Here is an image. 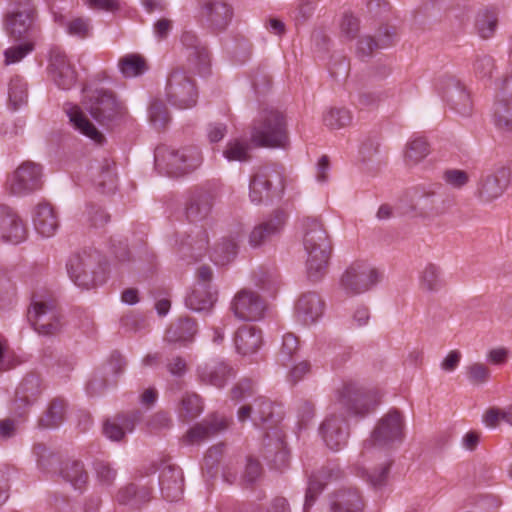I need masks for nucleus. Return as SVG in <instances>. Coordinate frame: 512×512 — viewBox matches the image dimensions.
<instances>
[{
  "label": "nucleus",
  "instance_id": "57",
  "mask_svg": "<svg viewBox=\"0 0 512 512\" xmlns=\"http://www.w3.org/2000/svg\"><path fill=\"white\" fill-rule=\"evenodd\" d=\"M262 474V467L258 460L247 458L245 469L242 475L243 482L250 484L255 482Z\"/></svg>",
  "mask_w": 512,
  "mask_h": 512
},
{
  "label": "nucleus",
  "instance_id": "19",
  "mask_svg": "<svg viewBox=\"0 0 512 512\" xmlns=\"http://www.w3.org/2000/svg\"><path fill=\"white\" fill-rule=\"evenodd\" d=\"M443 97L458 114L469 116L472 111V101L465 86L456 78L449 77L443 86Z\"/></svg>",
  "mask_w": 512,
  "mask_h": 512
},
{
  "label": "nucleus",
  "instance_id": "26",
  "mask_svg": "<svg viewBox=\"0 0 512 512\" xmlns=\"http://www.w3.org/2000/svg\"><path fill=\"white\" fill-rule=\"evenodd\" d=\"M395 36L396 33L393 28L389 26L381 27L378 31L377 40L370 35H364L358 39L356 53L360 58L370 57L376 49L391 45Z\"/></svg>",
  "mask_w": 512,
  "mask_h": 512
},
{
  "label": "nucleus",
  "instance_id": "32",
  "mask_svg": "<svg viewBox=\"0 0 512 512\" xmlns=\"http://www.w3.org/2000/svg\"><path fill=\"white\" fill-rule=\"evenodd\" d=\"M160 486L163 497L174 502L181 498L183 493V475L180 469L169 468L167 471H163Z\"/></svg>",
  "mask_w": 512,
  "mask_h": 512
},
{
  "label": "nucleus",
  "instance_id": "6",
  "mask_svg": "<svg viewBox=\"0 0 512 512\" xmlns=\"http://www.w3.org/2000/svg\"><path fill=\"white\" fill-rule=\"evenodd\" d=\"M29 318L34 329L44 336L55 335L62 327L54 301L45 295L34 296L29 309Z\"/></svg>",
  "mask_w": 512,
  "mask_h": 512
},
{
  "label": "nucleus",
  "instance_id": "12",
  "mask_svg": "<svg viewBox=\"0 0 512 512\" xmlns=\"http://www.w3.org/2000/svg\"><path fill=\"white\" fill-rule=\"evenodd\" d=\"M365 499L359 488L342 486L328 496L329 512H364Z\"/></svg>",
  "mask_w": 512,
  "mask_h": 512
},
{
  "label": "nucleus",
  "instance_id": "7",
  "mask_svg": "<svg viewBox=\"0 0 512 512\" xmlns=\"http://www.w3.org/2000/svg\"><path fill=\"white\" fill-rule=\"evenodd\" d=\"M196 18L213 31H223L234 17L232 4L227 0H199Z\"/></svg>",
  "mask_w": 512,
  "mask_h": 512
},
{
  "label": "nucleus",
  "instance_id": "22",
  "mask_svg": "<svg viewBox=\"0 0 512 512\" xmlns=\"http://www.w3.org/2000/svg\"><path fill=\"white\" fill-rule=\"evenodd\" d=\"M40 394V380L36 376H27L16 390V399L13 403V412L23 416L27 408L32 405Z\"/></svg>",
  "mask_w": 512,
  "mask_h": 512
},
{
  "label": "nucleus",
  "instance_id": "5",
  "mask_svg": "<svg viewBox=\"0 0 512 512\" xmlns=\"http://www.w3.org/2000/svg\"><path fill=\"white\" fill-rule=\"evenodd\" d=\"M202 154L197 147H185L181 150H170L159 147L155 152L157 166L165 165L167 173L179 176L197 169L202 164Z\"/></svg>",
  "mask_w": 512,
  "mask_h": 512
},
{
  "label": "nucleus",
  "instance_id": "63",
  "mask_svg": "<svg viewBox=\"0 0 512 512\" xmlns=\"http://www.w3.org/2000/svg\"><path fill=\"white\" fill-rule=\"evenodd\" d=\"M299 343L297 337L292 333L283 335L281 354L289 359L298 350Z\"/></svg>",
  "mask_w": 512,
  "mask_h": 512
},
{
  "label": "nucleus",
  "instance_id": "38",
  "mask_svg": "<svg viewBox=\"0 0 512 512\" xmlns=\"http://www.w3.org/2000/svg\"><path fill=\"white\" fill-rule=\"evenodd\" d=\"M121 74L126 78H133L144 74L148 67L145 59L139 54H127L118 62Z\"/></svg>",
  "mask_w": 512,
  "mask_h": 512
},
{
  "label": "nucleus",
  "instance_id": "45",
  "mask_svg": "<svg viewBox=\"0 0 512 512\" xmlns=\"http://www.w3.org/2000/svg\"><path fill=\"white\" fill-rule=\"evenodd\" d=\"M250 147L245 140H230L223 151L228 161H246L249 158Z\"/></svg>",
  "mask_w": 512,
  "mask_h": 512
},
{
  "label": "nucleus",
  "instance_id": "2",
  "mask_svg": "<svg viewBox=\"0 0 512 512\" xmlns=\"http://www.w3.org/2000/svg\"><path fill=\"white\" fill-rule=\"evenodd\" d=\"M383 279V273L367 260L351 262L339 279V287L345 295L354 297L369 292Z\"/></svg>",
  "mask_w": 512,
  "mask_h": 512
},
{
  "label": "nucleus",
  "instance_id": "59",
  "mask_svg": "<svg viewBox=\"0 0 512 512\" xmlns=\"http://www.w3.org/2000/svg\"><path fill=\"white\" fill-rule=\"evenodd\" d=\"M341 32L349 39H353L359 32V20L352 14H345L340 24Z\"/></svg>",
  "mask_w": 512,
  "mask_h": 512
},
{
  "label": "nucleus",
  "instance_id": "10",
  "mask_svg": "<svg viewBox=\"0 0 512 512\" xmlns=\"http://www.w3.org/2000/svg\"><path fill=\"white\" fill-rule=\"evenodd\" d=\"M88 97L87 109L101 125L109 126L121 114V107L112 94L102 90L93 91Z\"/></svg>",
  "mask_w": 512,
  "mask_h": 512
},
{
  "label": "nucleus",
  "instance_id": "15",
  "mask_svg": "<svg viewBox=\"0 0 512 512\" xmlns=\"http://www.w3.org/2000/svg\"><path fill=\"white\" fill-rule=\"evenodd\" d=\"M231 308L238 319L256 321L262 318L265 305L258 294L243 289L234 296Z\"/></svg>",
  "mask_w": 512,
  "mask_h": 512
},
{
  "label": "nucleus",
  "instance_id": "61",
  "mask_svg": "<svg viewBox=\"0 0 512 512\" xmlns=\"http://www.w3.org/2000/svg\"><path fill=\"white\" fill-rule=\"evenodd\" d=\"M87 220L94 227H99L105 224L109 216L100 208L94 205L87 207Z\"/></svg>",
  "mask_w": 512,
  "mask_h": 512
},
{
  "label": "nucleus",
  "instance_id": "9",
  "mask_svg": "<svg viewBox=\"0 0 512 512\" xmlns=\"http://www.w3.org/2000/svg\"><path fill=\"white\" fill-rule=\"evenodd\" d=\"M197 90L193 80L181 70L173 71L167 81L166 97L168 102L179 108L193 107L197 102Z\"/></svg>",
  "mask_w": 512,
  "mask_h": 512
},
{
  "label": "nucleus",
  "instance_id": "53",
  "mask_svg": "<svg viewBox=\"0 0 512 512\" xmlns=\"http://www.w3.org/2000/svg\"><path fill=\"white\" fill-rule=\"evenodd\" d=\"M237 243L234 240H226L215 249L214 260L217 264L225 265L237 253Z\"/></svg>",
  "mask_w": 512,
  "mask_h": 512
},
{
  "label": "nucleus",
  "instance_id": "23",
  "mask_svg": "<svg viewBox=\"0 0 512 512\" xmlns=\"http://www.w3.org/2000/svg\"><path fill=\"white\" fill-rule=\"evenodd\" d=\"M348 428L342 418L327 416L322 422V440L331 450H339L346 443Z\"/></svg>",
  "mask_w": 512,
  "mask_h": 512
},
{
  "label": "nucleus",
  "instance_id": "24",
  "mask_svg": "<svg viewBox=\"0 0 512 512\" xmlns=\"http://www.w3.org/2000/svg\"><path fill=\"white\" fill-rule=\"evenodd\" d=\"M418 286L426 294H436L444 289L446 281L441 266L433 262L424 264L418 272Z\"/></svg>",
  "mask_w": 512,
  "mask_h": 512
},
{
  "label": "nucleus",
  "instance_id": "34",
  "mask_svg": "<svg viewBox=\"0 0 512 512\" xmlns=\"http://www.w3.org/2000/svg\"><path fill=\"white\" fill-rule=\"evenodd\" d=\"M299 320L305 324L316 323L320 315V298L316 293H307L300 297L296 305Z\"/></svg>",
  "mask_w": 512,
  "mask_h": 512
},
{
  "label": "nucleus",
  "instance_id": "43",
  "mask_svg": "<svg viewBox=\"0 0 512 512\" xmlns=\"http://www.w3.org/2000/svg\"><path fill=\"white\" fill-rule=\"evenodd\" d=\"M493 123L502 133L512 132V108L505 102L496 101L493 112Z\"/></svg>",
  "mask_w": 512,
  "mask_h": 512
},
{
  "label": "nucleus",
  "instance_id": "31",
  "mask_svg": "<svg viewBox=\"0 0 512 512\" xmlns=\"http://www.w3.org/2000/svg\"><path fill=\"white\" fill-rule=\"evenodd\" d=\"M261 343V333L252 326L239 328L234 338L236 351L243 356L257 352Z\"/></svg>",
  "mask_w": 512,
  "mask_h": 512
},
{
  "label": "nucleus",
  "instance_id": "58",
  "mask_svg": "<svg viewBox=\"0 0 512 512\" xmlns=\"http://www.w3.org/2000/svg\"><path fill=\"white\" fill-rule=\"evenodd\" d=\"M33 452L37 457L38 466L43 470H48L56 462L55 456L42 444L35 445Z\"/></svg>",
  "mask_w": 512,
  "mask_h": 512
},
{
  "label": "nucleus",
  "instance_id": "39",
  "mask_svg": "<svg viewBox=\"0 0 512 512\" xmlns=\"http://www.w3.org/2000/svg\"><path fill=\"white\" fill-rule=\"evenodd\" d=\"M92 268V264L86 258L81 256L72 257L68 264L67 270L72 281L78 286L87 284L86 276Z\"/></svg>",
  "mask_w": 512,
  "mask_h": 512
},
{
  "label": "nucleus",
  "instance_id": "11",
  "mask_svg": "<svg viewBox=\"0 0 512 512\" xmlns=\"http://www.w3.org/2000/svg\"><path fill=\"white\" fill-rule=\"evenodd\" d=\"M41 166L30 161L22 163L8 181L11 193L23 195L41 186Z\"/></svg>",
  "mask_w": 512,
  "mask_h": 512
},
{
  "label": "nucleus",
  "instance_id": "25",
  "mask_svg": "<svg viewBox=\"0 0 512 512\" xmlns=\"http://www.w3.org/2000/svg\"><path fill=\"white\" fill-rule=\"evenodd\" d=\"M286 222L284 212H276L273 217L256 226L249 235V244L259 247L273 236L280 233Z\"/></svg>",
  "mask_w": 512,
  "mask_h": 512
},
{
  "label": "nucleus",
  "instance_id": "8",
  "mask_svg": "<svg viewBox=\"0 0 512 512\" xmlns=\"http://www.w3.org/2000/svg\"><path fill=\"white\" fill-rule=\"evenodd\" d=\"M411 209L416 217L433 221L446 213L448 205L433 188L417 187L411 196Z\"/></svg>",
  "mask_w": 512,
  "mask_h": 512
},
{
  "label": "nucleus",
  "instance_id": "18",
  "mask_svg": "<svg viewBox=\"0 0 512 512\" xmlns=\"http://www.w3.org/2000/svg\"><path fill=\"white\" fill-rule=\"evenodd\" d=\"M27 237V229L19 216L9 207L0 205V239L19 244Z\"/></svg>",
  "mask_w": 512,
  "mask_h": 512
},
{
  "label": "nucleus",
  "instance_id": "16",
  "mask_svg": "<svg viewBox=\"0 0 512 512\" xmlns=\"http://www.w3.org/2000/svg\"><path fill=\"white\" fill-rule=\"evenodd\" d=\"M510 181V170L504 166L497 167L483 174L479 182V196L490 202L500 197Z\"/></svg>",
  "mask_w": 512,
  "mask_h": 512
},
{
  "label": "nucleus",
  "instance_id": "14",
  "mask_svg": "<svg viewBox=\"0 0 512 512\" xmlns=\"http://www.w3.org/2000/svg\"><path fill=\"white\" fill-rule=\"evenodd\" d=\"M318 227L317 219L306 217L302 220L303 245L307 253L306 270L312 280H318L320 271L319 250H318Z\"/></svg>",
  "mask_w": 512,
  "mask_h": 512
},
{
  "label": "nucleus",
  "instance_id": "30",
  "mask_svg": "<svg viewBox=\"0 0 512 512\" xmlns=\"http://www.w3.org/2000/svg\"><path fill=\"white\" fill-rule=\"evenodd\" d=\"M140 419V413L130 416H118L104 423L103 433L112 441H120L127 433L133 432L136 422Z\"/></svg>",
  "mask_w": 512,
  "mask_h": 512
},
{
  "label": "nucleus",
  "instance_id": "3",
  "mask_svg": "<svg viewBox=\"0 0 512 512\" xmlns=\"http://www.w3.org/2000/svg\"><path fill=\"white\" fill-rule=\"evenodd\" d=\"M251 140L262 147H284L288 136L283 115L274 109L261 111L253 126Z\"/></svg>",
  "mask_w": 512,
  "mask_h": 512
},
{
  "label": "nucleus",
  "instance_id": "49",
  "mask_svg": "<svg viewBox=\"0 0 512 512\" xmlns=\"http://www.w3.org/2000/svg\"><path fill=\"white\" fill-rule=\"evenodd\" d=\"M34 49V44L31 41H26L16 46H12L5 50V64L11 65L21 61L25 56L31 53Z\"/></svg>",
  "mask_w": 512,
  "mask_h": 512
},
{
  "label": "nucleus",
  "instance_id": "27",
  "mask_svg": "<svg viewBox=\"0 0 512 512\" xmlns=\"http://www.w3.org/2000/svg\"><path fill=\"white\" fill-rule=\"evenodd\" d=\"M65 112L75 130L88 137L96 144L103 142V134L90 122L80 107L73 104H66Z\"/></svg>",
  "mask_w": 512,
  "mask_h": 512
},
{
  "label": "nucleus",
  "instance_id": "47",
  "mask_svg": "<svg viewBox=\"0 0 512 512\" xmlns=\"http://www.w3.org/2000/svg\"><path fill=\"white\" fill-rule=\"evenodd\" d=\"M351 121L352 115L350 111L345 108H332L327 112L324 118L325 125L332 130L346 127Z\"/></svg>",
  "mask_w": 512,
  "mask_h": 512
},
{
  "label": "nucleus",
  "instance_id": "50",
  "mask_svg": "<svg viewBox=\"0 0 512 512\" xmlns=\"http://www.w3.org/2000/svg\"><path fill=\"white\" fill-rule=\"evenodd\" d=\"M319 0H299L298 7L294 15V21L297 26L306 24L314 15Z\"/></svg>",
  "mask_w": 512,
  "mask_h": 512
},
{
  "label": "nucleus",
  "instance_id": "1",
  "mask_svg": "<svg viewBox=\"0 0 512 512\" xmlns=\"http://www.w3.org/2000/svg\"><path fill=\"white\" fill-rule=\"evenodd\" d=\"M404 438V418L399 411L390 410L378 420L370 437L364 441L362 454L365 458L383 459L378 467L369 472V481L373 486L380 487L385 483L392 463L388 456Z\"/></svg>",
  "mask_w": 512,
  "mask_h": 512
},
{
  "label": "nucleus",
  "instance_id": "54",
  "mask_svg": "<svg viewBox=\"0 0 512 512\" xmlns=\"http://www.w3.org/2000/svg\"><path fill=\"white\" fill-rule=\"evenodd\" d=\"M182 408L186 416L194 417L202 412L203 406L198 395L187 394L182 399Z\"/></svg>",
  "mask_w": 512,
  "mask_h": 512
},
{
  "label": "nucleus",
  "instance_id": "13",
  "mask_svg": "<svg viewBox=\"0 0 512 512\" xmlns=\"http://www.w3.org/2000/svg\"><path fill=\"white\" fill-rule=\"evenodd\" d=\"M281 190L283 179L281 172L275 167L260 168L250 182V199L253 203H260L270 197L271 188Z\"/></svg>",
  "mask_w": 512,
  "mask_h": 512
},
{
  "label": "nucleus",
  "instance_id": "17",
  "mask_svg": "<svg viewBox=\"0 0 512 512\" xmlns=\"http://www.w3.org/2000/svg\"><path fill=\"white\" fill-rule=\"evenodd\" d=\"M6 30L15 39L24 37L32 29V9L29 0H19L6 16Z\"/></svg>",
  "mask_w": 512,
  "mask_h": 512
},
{
  "label": "nucleus",
  "instance_id": "40",
  "mask_svg": "<svg viewBox=\"0 0 512 512\" xmlns=\"http://www.w3.org/2000/svg\"><path fill=\"white\" fill-rule=\"evenodd\" d=\"M212 207L211 198L204 193H199L191 197L186 207L187 217L196 220L205 217Z\"/></svg>",
  "mask_w": 512,
  "mask_h": 512
},
{
  "label": "nucleus",
  "instance_id": "20",
  "mask_svg": "<svg viewBox=\"0 0 512 512\" xmlns=\"http://www.w3.org/2000/svg\"><path fill=\"white\" fill-rule=\"evenodd\" d=\"M50 66L52 78L59 88L69 90L74 86L76 83V72L66 55L59 49L51 50Z\"/></svg>",
  "mask_w": 512,
  "mask_h": 512
},
{
  "label": "nucleus",
  "instance_id": "60",
  "mask_svg": "<svg viewBox=\"0 0 512 512\" xmlns=\"http://www.w3.org/2000/svg\"><path fill=\"white\" fill-rule=\"evenodd\" d=\"M95 472L98 480L105 485L111 484L115 477L116 471L110 466L109 463L100 461L95 464Z\"/></svg>",
  "mask_w": 512,
  "mask_h": 512
},
{
  "label": "nucleus",
  "instance_id": "41",
  "mask_svg": "<svg viewBox=\"0 0 512 512\" xmlns=\"http://www.w3.org/2000/svg\"><path fill=\"white\" fill-rule=\"evenodd\" d=\"M467 381L472 386H483L491 379V370L486 363L472 362L465 367Z\"/></svg>",
  "mask_w": 512,
  "mask_h": 512
},
{
  "label": "nucleus",
  "instance_id": "42",
  "mask_svg": "<svg viewBox=\"0 0 512 512\" xmlns=\"http://www.w3.org/2000/svg\"><path fill=\"white\" fill-rule=\"evenodd\" d=\"M498 17L494 11L485 10L476 17V30L482 39L491 38L497 29Z\"/></svg>",
  "mask_w": 512,
  "mask_h": 512
},
{
  "label": "nucleus",
  "instance_id": "21",
  "mask_svg": "<svg viewBox=\"0 0 512 512\" xmlns=\"http://www.w3.org/2000/svg\"><path fill=\"white\" fill-rule=\"evenodd\" d=\"M32 221L36 232L44 238L54 236L59 228L58 215L46 202H40L35 206Z\"/></svg>",
  "mask_w": 512,
  "mask_h": 512
},
{
  "label": "nucleus",
  "instance_id": "48",
  "mask_svg": "<svg viewBox=\"0 0 512 512\" xmlns=\"http://www.w3.org/2000/svg\"><path fill=\"white\" fill-rule=\"evenodd\" d=\"M27 88L26 83L19 77L11 80L9 86V100L14 109H17L26 102Z\"/></svg>",
  "mask_w": 512,
  "mask_h": 512
},
{
  "label": "nucleus",
  "instance_id": "52",
  "mask_svg": "<svg viewBox=\"0 0 512 512\" xmlns=\"http://www.w3.org/2000/svg\"><path fill=\"white\" fill-rule=\"evenodd\" d=\"M495 70V61L489 55L477 57L473 64V72L479 79H490Z\"/></svg>",
  "mask_w": 512,
  "mask_h": 512
},
{
  "label": "nucleus",
  "instance_id": "56",
  "mask_svg": "<svg viewBox=\"0 0 512 512\" xmlns=\"http://www.w3.org/2000/svg\"><path fill=\"white\" fill-rule=\"evenodd\" d=\"M63 420V407L60 404L53 403L47 414L42 419V425L47 428L57 427Z\"/></svg>",
  "mask_w": 512,
  "mask_h": 512
},
{
  "label": "nucleus",
  "instance_id": "35",
  "mask_svg": "<svg viewBox=\"0 0 512 512\" xmlns=\"http://www.w3.org/2000/svg\"><path fill=\"white\" fill-rule=\"evenodd\" d=\"M63 480L74 490L82 492L88 485V474L84 465L79 461H68L61 468Z\"/></svg>",
  "mask_w": 512,
  "mask_h": 512
},
{
  "label": "nucleus",
  "instance_id": "55",
  "mask_svg": "<svg viewBox=\"0 0 512 512\" xmlns=\"http://www.w3.org/2000/svg\"><path fill=\"white\" fill-rule=\"evenodd\" d=\"M149 118L155 126L159 127L168 122L169 116L163 103L156 101L151 104L149 109Z\"/></svg>",
  "mask_w": 512,
  "mask_h": 512
},
{
  "label": "nucleus",
  "instance_id": "28",
  "mask_svg": "<svg viewBox=\"0 0 512 512\" xmlns=\"http://www.w3.org/2000/svg\"><path fill=\"white\" fill-rule=\"evenodd\" d=\"M271 416L272 403L262 396L255 398L253 403L242 406L237 412L239 421L250 419L255 426L264 424Z\"/></svg>",
  "mask_w": 512,
  "mask_h": 512
},
{
  "label": "nucleus",
  "instance_id": "46",
  "mask_svg": "<svg viewBox=\"0 0 512 512\" xmlns=\"http://www.w3.org/2000/svg\"><path fill=\"white\" fill-rule=\"evenodd\" d=\"M150 491L145 487L138 488L134 485H130L123 490H121L118 494L119 502L133 503L134 505H139L149 500Z\"/></svg>",
  "mask_w": 512,
  "mask_h": 512
},
{
  "label": "nucleus",
  "instance_id": "64",
  "mask_svg": "<svg viewBox=\"0 0 512 512\" xmlns=\"http://www.w3.org/2000/svg\"><path fill=\"white\" fill-rule=\"evenodd\" d=\"M502 102L512 101V73L506 75L500 82L498 88V100Z\"/></svg>",
  "mask_w": 512,
  "mask_h": 512
},
{
  "label": "nucleus",
  "instance_id": "62",
  "mask_svg": "<svg viewBox=\"0 0 512 512\" xmlns=\"http://www.w3.org/2000/svg\"><path fill=\"white\" fill-rule=\"evenodd\" d=\"M89 22L86 19L76 18L67 24V31L69 34L79 37H85L89 33Z\"/></svg>",
  "mask_w": 512,
  "mask_h": 512
},
{
  "label": "nucleus",
  "instance_id": "37",
  "mask_svg": "<svg viewBox=\"0 0 512 512\" xmlns=\"http://www.w3.org/2000/svg\"><path fill=\"white\" fill-rule=\"evenodd\" d=\"M197 332L196 324L191 319H180L173 324L166 332V339L169 342H187L193 339Z\"/></svg>",
  "mask_w": 512,
  "mask_h": 512
},
{
  "label": "nucleus",
  "instance_id": "33",
  "mask_svg": "<svg viewBox=\"0 0 512 512\" xmlns=\"http://www.w3.org/2000/svg\"><path fill=\"white\" fill-rule=\"evenodd\" d=\"M215 302L210 286L195 284L185 299L186 306L196 312L208 311Z\"/></svg>",
  "mask_w": 512,
  "mask_h": 512
},
{
  "label": "nucleus",
  "instance_id": "29",
  "mask_svg": "<svg viewBox=\"0 0 512 512\" xmlns=\"http://www.w3.org/2000/svg\"><path fill=\"white\" fill-rule=\"evenodd\" d=\"M201 382L215 387H222L231 376L232 369L224 362H209L200 365L197 369Z\"/></svg>",
  "mask_w": 512,
  "mask_h": 512
},
{
  "label": "nucleus",
  "instance_id": "51",
  "mask_svg": "<svg viewBox=\"0 0 512 512\" xmlns=\"http://www.w3.org/2000/svg\"><path fill=\"white\" fill-rule=\"evenodd\" d=\"M442 179L446 185L454 189H461L468 184L470 177L464 170L451 168L443 172Z\"/></svg>",
  "mask_w": 512,
  "mask_h": 512
},
{
  "label": "nucleus",
  "instance_id": "36",
  "mask_svg": "<svg viewBox=\"0 0 512 512\" xmlns=\"http://www.w3.org/2000/svg\"><path fill=\"white\" fill-rule=\"evenodd\" d=\"M430 153V146L424 137H414L407 142L404 151V161L408 166H415Z\"/></svg>",
  "mask_w": 512,
  "mask_h": 512
},
{
  "label": "nucleus",
  "instance_id": "4",
  "mask_svg": "<svg viewBox=\"0 0 512 512\" xmlns=\"http://www.w3.org/2000/svg\"><path fill=\"white\" fill-rule=\"evenodd\" d=\"M337 400L345 412L351 416L364 417L380 403V394L355 381L345 382L337 391Z\"/></svg>",
  "mask_w": 512,
  "mask_h": 512
},
{
  "label": "nucleus",
  "instance_id": "44",
  "mask_svg": "<svg viewBox=\"0 0 512 512\" xmlns=\"http://www.w3.org/2000/svg\"><path fill=\"white\" fill-rule=\"evenodd\" d=\"M227 425V421L224 418L215 420L214 422H211L209 425H196L195 427L191 428L190 431L188 432V441L190 443L197 442L208 436L210 433H214L222 429H225Z\"/></svg>",
  "mask_w": 512,
  "mask_h": 512
}]
</instances>
